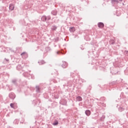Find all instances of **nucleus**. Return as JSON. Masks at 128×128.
Instances as JSON below:
<instances>
[{
	"instance_id": "10",
	"label": "nucleus",
	"mask_w": 128,
	"mask_h": 128,
	"mask_svg": "<svg viewBox=\"0 0 128 128\" xmlns=\"http://www.w3.org/2000/svg\"><path fill=\"white\" fill-rule=\"evenodd\" d=\"M112 4L114 6L116 4H118V0H112Z\"/></svg>"
},
{
	"instance_id": "20",
	"label": "nucleus",
	"mask_w": 128,
	"mask_h": 128,
	"mask_svg": "<svg viewBox=\"0 0 128 128\" xmlns=\"http://www.w3.org/2000/svg\"><path fill=\"white\" fill-rule=\"evenodd\" d=\"M14 104H12V103H11L10 104V106L12 108H14Z\"/></svg>"
},
{
	"instance_id": "2",
	"label": "nucleus",
	"mask_w": 128,
	"mask_h": 128,
	"mask_svg": "<svg viewBox=\"0 0 128 128\" xmlns=\"http://www.w3.org/2000/svg\"><path fill=\"white\" fill-rule=\"evenodd\" d=\"M8 96L10 98H11V100H14V98H16V96L14 93L12 92L9 94Z\"/></svg>"
},
{
	"instance_id": "11",
	"label": "nucleus",
	"mask_w": 128,
	"mask_h": 128,
	"mask_svg": "<svg viewBox=\"0 0 128 128\" xmlns=\"http://www.w3.org/2000/svg\"><path fill=\"white\" fill-rule=\"evenodd\" d=\"M85 114L88 116H90V110H86L85 112Z\"/></svg>"
},
{
	"instance_id": "14",
	"label": "nucleus",
	"mask_w": 128,
	"mask_h": 128,
	"mask_svg": "<svg viewBox=\"0 0 128 128\" xmlns=\"http://www.w3.org/2000/svg\"><path fill=\"white\" fill-rule=\"evenodd\" d=\"M38 62L39 63V64H40V65L44 64H46V62H44V60L39 61Z\"/></svg>"
},
{
	"instance_id": "21",
	"label": "nucleus",
	"mask_w": 128,
	"mask_h": 128,
	"mask_svg": "<svg viewBox=\"0 0 128 128\" xmlns=\"http://www.w3.org/2000/svg\"><path fill=\"white\" fill-rule=\"evenodd\" d=\"M53 124H54V126H58V122L56 121L55 122H54Z\"/></svg>"
},
{
	"instance_id": "8",
	"label": "nucleus",
	"mask_w": 128,
	"mask_h": 128,
	"mask_svg": "<svg viewBox=\"0 0 128 128\" xmlns=\"http://www.w3.org/2000/svg\"><path fill=\"white\" fill-rule=\"evenodd\" d=\"M70 32H76V28L71 27L70 28Z\"/></svg>"
},
{
	"instance_id": "25",
	"label": "nucleus",
	"mask_w": 128,
	"mask_h": 128,
	"mask_svg": "<svg viewBox=\"0 0 128 128\" xmlns=\"http://www.w3.org/2000/svg\"><path fill=\"white\" fill-rule=\"evenodd\" d=\"M120 2H122V0H120Z\"/></svg>"
},
{
	"instance_id": "12",
	"label": "nucleus",
	"mask_w": 128,
	"mask_h": 128,
	"mask_svg": "<svg viewBox=\"0 0 128 128\" xmlns=\"http://www.w3.org/2000/svg\"><path fill=\"white\" fill-rule=\"evenodd\" d=\"M34 103H35V104H40V100L38 99H36L34 101Z\"/></svg>"
},
{
	"instance_id": "16",
	"label": "nucleus",
	"mask_w": 128,
	"mask_h": 128,
	"mask_svg": "<svg viewBox=\"0 0 128 128\" xmlns=\"http://www.w3.org/2000/svg\"><path fill=\"white\" fill-rule=\"evenodd\" d=\"M18 82V80H16V79H14L13 80H12V84H15L16 86V82Z\"/></svg>"
},
{
	"instance_id": "26",
	"label": "nucleus",
	"mask_w": 128,
	"mask_h": 128,
	"mask_svg": "<svg viewBox=\"0 0 128 128\" xmlns=\"http://www.w3.org/2000/svg\"><path fill=\"white\" fill-rule=\"evenodd\" d=\"M81 50H84V48H81Z\"/></svg>"
},
{
	"instance_id": "9",
	"label": "nucleus",
	"mask_w": 128,
	"mask_h": 128,
	"mask_svg": "<svg viewBox=\"0 0 128 128\" xmlns=\"http://www.w3.org/2000/svg\"><path fill=\"white\" fill-rule=\"evenodd\" d=\"M82 98L80 96H78L76 98V102H82Z\"/></svg>"
},
{
	"instance_id": "5",
	"label": "nucleus",
	"mask_w": 128,
	"mask_h": 128,
	"mask_svg": "<svg viewBox=\"0 0 128 128\" xmlns=\"http://www.w3.org/2000/svg\"><path fill=\"white\" fill-rule=\"evenodd\" d=\"M62 68H67L68 67V62H62Z\"/></svg>"
},
{
	"instance_id": "19",
	"label": "nucleus",
	"mask_w": 128,
	"mask_h": 128,
	"mask_svg": "<svg viewBox=\"0 0 128 128\" xmlns=\"http://www.w3.org/2000/svg\"><path fill=\"white\" fill-rule=\"evenodd\" d=\"M52 14L53 16H56L57 13H56V11H52Z\"/></svg>"
},
{
	"instance_id": "3",
	"label": "nucleus",
	"mask_w": 128,
	"mask_h": 128,
	"mask_svg": "<svg viewBox=\"0 0 128 128\" xmlns=\"http://www.w3.org/2000/svg\"><path fill=\"white\" fill-rule=\"evenodd\" d=\"M20 56H22V58H27L28 56V53L26 52H23L22 54H21Z\"/></svg>"
},
{
	"instance_id": "17",
	"label": "nucleus",
	"mask_w": 128,
	"mask_h": 128,
	"mask_svg": "<svg viewBox=\"0 0 128 128\" xmlns=\"http://www.w3.org/2000/svg\"><path fill=\"white\" fill-rule=\"evenodd\" d=\"M118 110L119 112H124V108H123L122 107H120L118 108Z\"/></svg>"
},
{
	"instance_id": "4",
	"label": "nucleus",
	"mask_w": 128,
	"mask_h": 128,
	"mask_svg": "<svg viewBox=\"0 0 128 128\" xmlns=\"http://www.w3.org/2000/svg\"><path fill=\"white\" fill-rule=\"evenodd\" d=\"M98 26L100 28H102L104 27V24L102 22H100L98 24Z\"/></svg>"
},
{
	"instance_id": "24",
	"label": "nucleus",
	"mask_w": 128,
	"mask_h": 128,
	"mask_svg": "<svg viewBox=\"0 0 128 128\" xmlns=\"http://www.w3.org/2000/svg\"><path fill=\"white\" fill-rule=\"evenodd\" d=\"M58 52H57V54H58Z\"/></svg>"
},
{
	"instance_id": "18",
	"label": "nucleus",
	"mask_w": 128,
	"mask_h": 128,
	"mask_svg": "<svg viewBox=\"0 0 128 128\" xmlns=\"http://www.w3.org/2000/svg\"><path fill=\"white\" fill-rule=\"evenodd\" d=\"M40 90V86H36V92H39Z\"/></svg>"
},
{
	"instance_id": "15",
	"label": "nucleus",
	"mask_w": 128,
	"mask_h": 128,
	"mask_svg": "<svg viewBox=\"0 0 128 128\" xmlns=\"http://www.w3.org/2000/svg\"><path fill=\"white\" fill-rule=\"evenodd\" d=\"M104 118H106V116H104V115L102 116L100 118V122H104Z\"/></svg>"
},
{
	"instance_id": "13",
	"label": "nucleus",
	"mask_w": 128,
	"mask_h": 128,
	"mask_svg": "<svg viewBox=\"0 0 128 128\" xmlns=\"http://www.w3.org/2000/svg\"><path fill=\"white\" fill-rule=\"evenodd\" d=\"M56 28H58V27L56 26H52L51 28L52 30H56Z\"/></svg>"
},
{
	"instance_id": "23",
	"label": "nucleus",
	"mask_w": 128,
	"mask_h": 128,
	"mask_svg": "<svg viewBox=\"0 0 128 128\" xmlns=\"http://www.w3.org/2000/svg\"><path fill=\"white\" fill-rule=\"evenodd\" d=\"M114 44V41H112V44Z\"/></svg>"
},
{
	"instance_id": "6",
	"label": "nucleus",
	"mask_w": 128,
	"mask_h": 128,
	"mask_svg": "<svg viewBox=\"0 0 128 128\" xmlns=\"http://www.w3.org/2000/svg\"><path fill=\"white\" fill-rule=\"evenodd\" d=\"M60 103L63 106H66V100H62L60 101Z\"/></svg>"
},
{
	"instance_id": "7",
	"label": "nucleus",
	"mask_w": 128,
	"mask_h": 128,
	"mask_svg": "<svg viewBox=\"0 0 128 128\" xmlns=\"http://www.w3.org/2000/svg\"><path fill=\"white\" fill-rule=\"evenodd\" d=\"M14 5L12 4H10L9 6V10H14Z\"/></svg>"
},
{
	"instance_id": "22",
	"label": "nucleus",
	"mask_w": 128,
	"mask_h": 128,
	"mask_svg": "<svg viewBox=\"0 0 128 128\" xmlns=\"http://www.w3.org/2000/svg\"><path fill=\"white\" fill-rule=\"evenodd\" d=\"M5 60H6V62H8V60H10L8 59L5 58Z\"/></svg>"
},
{
	"instance_id": "1",
	"label": "nucleus",
	"mask_w": 128,
	"mask_h": 128,
	"mask_svg": "<svg viewBox=\"0 0 128 128\" xmlns=\"http://www.w3.org/2000/svg\"><path fill=\"white\" fill-rule=\"evenodd\" d=\"M50 18H52L50 16H44L42 17L41 20L42 22H46V20L48 21L50 20Z\"/></svg>"
}]
</instances>
